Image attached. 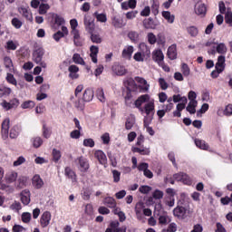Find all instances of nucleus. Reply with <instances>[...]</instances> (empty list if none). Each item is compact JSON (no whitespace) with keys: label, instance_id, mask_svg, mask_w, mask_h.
I'll list each match as a JSON object with an SVG mask.
<instances>
[{"label":"nucleus","instance_id":"a211bd4d","mask_svg":"<svg viewBox=\"0 0 232 232\" xmlns=\"http://www.w3.org/2000/svg\"><path fill=\"white\" fill-rule=\"evenodd\" d=\"M94 157L97 158L100 164H106V154H104L102 150H96L94 153Z\"/></svg>","mask_w":232,"mask_h":232},{"label":"nucleus","instance_id":"4be33fe9","mask_svg":"<svg viewBox=\"0 0 232 232\" xmlns=\"http://www.w3.org/2000/svg\"><path fill=\"white\" fill-rule=\"evenodd\" d=\"M162 16L168 21V23L173 24L175 22V15H171L169 11H163Z\"/></svg>","mask_w":232,"mask_h":232},{"label":"nucleus","instance_id":"0eeeda50","mask_svg":"<svg viewBox=\"0 0 232 232\" xmlns=\"http://www.w3.org/2000/svg\"><path fill=\"white\" fill-rule=\"evenodd\" d=\"M226 69V56L220 55L218 58V63H216V70L223 72Z\"/></svg>","mask_w":232,"mask_h":232},{"label":"nucleus","instance_id":"7c9ffc66","mask_svg":"<svg viewBox=\"0 0 232 232\" xmlns=\"http://www.w3.org/2000/svg\"><path fill=\"white\" fill-rule=\"evenodd\" d=\"M93 15L94 17H96L97 21H99L100 23H106V21H108V18H106V14H99L95 12Z\"/></svg>","mask_w":232,"mask_h":232},{"label":"nucleus","instance_id":"09e8293b","mask_svg":"<svg viewBox=\"0 0 232 232\" xmlns=\"http://www.w3.org/2000/svg\"><path fill=\"white\" fill-rule=\"evenodd\" d=\"M53 17L55 24H58V26L64 24V18L59 16V14H54Z\"/></svg>","mask_w":232,"mask_h":232},{"label":"nucleus","instance_id":"338daca9","mask_svg":"<svg viewBox=\"0 0 232 232\" xmlns=\"http://www.w3.org/2000/svg\"><path fill=\"white\" fill-rule=\"evenodd\" d=\"M43 130H44V137L45 139H49L50 138V130L46 127V124L43 125Z\"/></svg>","mask_w":232,"mask_h":232},{"label":"nucleus","instance_id":"de8ad7c7","mask_svg":"<svg viewBox=\"0 0 232 232\" xmlns=\"http://www.w3.org/2000/svg\"><path fill=\"white\" fill-rule=\"evenodd\" d=\"M12 24H13V26H14V28L19 30V28H21L23 26V22H21V20H19L18 18H13Z\"/></svg>","mask_w":232,"mask_h":232},{"label":"nucleus","instance_id":"774afa93","mask_svg":"<svg viewBox=\"0 0 232 232\" xmlns=\"http://www.w3.org/2000/svg\"><path fill=\"white\" fill-rule=\"evenodd\" d=\"M225 115H232V104H228L225 111H224Z\"/></svg>","mask_w":232,"mask_h":232},{"label":"nucleus","instance_id":"680f3d73","mask_svg":"<svg viewBox=\"0 0 232 232\" xmlns=\"http://www.w3.org/2000/svg\"><path fill=\"white\" fill-rule=\"evenodd\" d=\"M21 208H22L21 203L17 201H14V203H13L10 206V209H14L15 211H17V213H19V210L21 209Z\"/></svg>","mask_w":232,"mask_h":232},{"label":"nucleus","instance_id":"9d476101","mask_svg":"<svg viewBox=\"0 0 232 232\" xmlns=\"http://www.w3.org/2000/svg\"><path fill=\"white\" fill-rule=\"evenodd\" d=\"M112 70L114 73L119 76L126 75V73H128V70H126V67L122 65H114Z\"/></svg>","mask_w":232,"mask_h":232},{"label":"nucleus","instance_id":"1a4fd4ad","mask_svg":"<svg viewBox=\"0 0 232 232\" xmlns=\"http://www.w3.org/2000/svg\"><path fill=\"white\" fill-rule=\"evenodd\" d=\"M132 53H133V46L129 45L127 48L123 49L121 56L123 57V59H127L128 61H130Z\"/></svg>","mask_w":232,"mask_h":232},{"label":"nucleus","instance_id":"7ed1b4c3","mask_svg":"<svg viewBox=\"0 0 232 232\" xmlns=\"http://www.w3.org/2000/svg\"><path fill=\"white\" fill-rule=\"evenodd\" d=\"M77 160H78V164L80 165L81 171H82L83 173H86V171H88V169H90V164L88 163V160L82 156L78 158L76 160V162H77Z\"/></svg>","mask_w":232,"mask_h":232},{"label":"nucleus","instance_id":"ddd939ff","mask_svg":"<svg viewBox=\"0 0 232 232\" xmlns=\"http://www.w3.org/2000/svg\"><path fill=\"white\" fill-rule=\"evenodd\" d=\"M167 55L171 61L177 59V45H171L168 49Z\"/></svg>","mask_w":232,"mask_h":232},{"label":"nucleus","instance_id":"c03bdc74","mask_svg":"<svg viewBox=\"0 0 232 232\" xmlns=\"http://www.w3.org/2000/svg\"><path fill=\"white\" fill-rule=\"evenodd\" d=\"M153 198H155L156 200H160V198H163L164 197V192L156 189L153 194H152Z\"/></svg>","mask_w":232,"mask_h":232},{"label":"nucleus","instance_id":"2eb2a0df","mask_svg":"<svg viewBox=\"0 0 232 232\" xmlns=\"http://www.w3.org/2000/svg\"><path fill=\"white\" fill-rule=\"evenodd\" d=\"M17 180V172L12 171L5 175V182L7 184H12L13 182H15Z\"/></svg>","mask_w":232,"mask_h":232},{"label":"nucleus","instance_id":"39448f33","mask_svg":"<svg viewBox=\"0 0 232 232\" xmlns=\"http://www.w3.org/2000/svg\"><path fill=\"white\" fill-rule=\"evenodd\" d=\"M186 208L178 206L176 208H174L173 213L174 217H178L181 220H184L186 218Z\"/></svg>","mask_w":232,"mask_h":232},{"label":"nucleus","instance_id":"a878e982","mask_svg":"<svg viewBox=\"0 0 232 232\" xmlns=\"http://www.w3.org/2000/svg\"><path fill=\"white\" fill-rule=\"evenodd\" d=\"M126 88H130L131 91L135 90V88H137V83H135V80H133L132 78L128 79L125 82H124Z\"/></svg>","mask_w":232,"mask_h":232},{"label":"nucleus","instance_id":"3c124183","mask_svg":"<svg viewBox=\"0 0 232 232\" xmlns=\"http://www.w3.org/2000/svg\"><path fill=\"white\" fill-rule=\"evenodd\" d=\"M181 182H183V184H187V186H191L192 184L191 178H189L186 173H183Z\"/></svg>","mask_w":232,"mask_h":232},{"label":"nucleus","instance_id":"393cba45","mask_svg":"<svg viewBox=\"0 0 232 232\" xmlns=\"http://www.w3.org/2000/svg\"><path fill=\"white\" fill-rule=\"evenodd\" d=\"M72 61L73 63H75V64H82V65L86 64V63H84V59H82V57H81V54L79 53L73 54Z\"/></svg>","mask_w":232,"mask_h":232},{"label":"nucleus","instance_id":"4c0bfd02","mask_svg":"<svg viewBox=\"0 0 232 232\" xmlns=\"http://www.w3.org/2000/svg\"><path fill=\"white\" fill-rule=\"evenodd\" d=\"M6 81L9 84H14V86H17V80L14 77V74L8 72L6 76Z\"/></svg>","mask_w":232,"mask_h":232},{"label":"nucleus","instance_id":"b1692460","mask_svg":"<svg viewBox=\"0 0 232 232\" xmlns=\"http://www.w3.org/2000/svg\"><path fill=\"white\" fill-rule=\"evenodd\" d=\"M104 204L108 206V208H116L117 202L115 201V198L109 197L104 198Z\"/></svg>","mask_w":232,"mask_h":232},{"label":"nucleus","instance_id":"052dcab7","mask_svg":"<svg viewBox=\"0 0 232 232\" xmlns=\"http://www.w3.org/2000/svg\"><path fill=\"white\" fill-rule=\"evenodd\" d=\"M62 37H64V33L58 31L57 33H55L53 34V39L54 41H56L57 43H59V41H61Z\"/></svg>","mask_w":232,"mask_h":232},{"label":"nucleus","instance_id":"20e7f679","mask_svg":"<svg viewBox=\"0 0 232 232\" xmlns=\"http://www.w3.org/2000/svg\"><path fill=\"white\" fill-rule=\"evenodd\" d=\"M8 130H10V119L6 118L2 122V137H3V139H8Z\"/></svg>","mask_w":232,"mask_h":232},{"label":"nucleus","instance_id":"603ef678","mask_svg":"<svg viewBox=\"0 0 232 232\" xmlns=\"http://www.w3.org/2000/svg\"><path fill=\"white\" fill-rule=\"evenodd\" d=\"M4 64L5 68H12V66H14V63H12V59L8 56H5L4 58Z\"/></svg>","mask_w":232,"mask_h":232},{"label":"nucleus","instance_id":"412c9836","mask_svg":"<svg viewBox=\"0 0 232 232\" xmlns=\"http://www.w3.org/2000/svg\"><path fill=\"white\" fill-rule=\"evenodd\" d=\"M217 47H216V52L218 53H220L221 55H224V53H226V52H227V47L226 46V44L221 43V44H218L216 43Z\"/></svg>","mask_w":232,"mask_h":232},{"label":"nucleus","instance_id":"c756f323","mask_svg":"<svg viewBox=\"0 0 232 232\" xmlns=\"http://www.w3.org/2000/svg\"><path fill=\"white\" fill-rule=\"evenodd\" d=\"M225 22L227 24H229V26H232V12L231 9H227L226 14H225Z\"/></svg>","mask_w":232,"mask_h":232},{"label":"nucleus","instance_id":"a18cd8bd","mask_svg":"<svg viewBox=\"0 0 232 232\" xmlns=\"http://www.w3.org/2000/svg\"><path fill=\"white\" fill-rule=\"evenodd\" d=\"M139 191L140 193H143V195H148V193L151 191V187L148 185L141 186L140 187Z\"/></svg>","mask_w":232,"mask_h":232},{"label":"nucleus","instance_id":"37998d69","mask_svg":"<svg viewBox=\"0 0 232 232\" xmlns=\"http://www.w3.org/2000/svg\"><path fill=\"white\" fill-rule=\"evenodd\" d=\"M65 175L68 176L69 179H71V180H72V182H75V172H73L72 169H70V168L65 169Z\"/></svg>","mask_w":232,"mask_h":232},{"label":"nucleus","instance_id":"49530a36","mask_svg":"<svg viewBox=\"0 0 232 232\" xmlns=\"http://www.w3.org/2000/svg\"><path fill=\"white\" fill-rule=\"evenodd\" d=\"M128 37L134 43L139 40V33L132 31L128 34Z\"/></svg>","mask_w":232,"mask_h":232},{"label":"nucleus","instance_id":"c9c22d12","mask_svg":"<svg viewBox=\"0 0 232 232\" xmlns=\"http://www.w3.org/2000/svg\"><path fill=\"white\" fill-rule=\"evenodd\" d=\"M46 10H50V5L48 4H41L39 5V14L40 15H44Z\"/></svg>","mask_w":232,"mask_h":232},{"label":"nucleus","instance_id":"f03ea898","mask_svg":"<svg viewBox=\"0 0 232 232\" xmlns=\"http://www.w3.org/2000/svg\"><path fill=\"white\" fill-rule=\"evenodd\" d=\"M142 23L143 27L146 28V30H155L157 26H159V23L151 17L145 18Z\"/></svg>","mask_w":232,"mask_h":232},{"label":"nucleus","instance_id":"a19ab883","mask_svg":"<svg viewBox=\"0 0 232 232\" xmlns=\"http://www.w3.org/2000/svg\"><path fill=\"white\" fill-rule=\"evenodd\" d=\"M10 93H12L11 88L0 86V97H3V95H10Z\"/></svg>","mask_w":232,"mask_h":232},{"label":"nucleus","instance_id":"9b49d317","mask_svg":"<svg viewBox=\"0 0 232 232\" xmlns=\"http://www.w3.org/2000/svg\"><path fill=\"white\" fill-rule=\"evenodd\" d=\"M21 202H22V204H24V206H28V204H30V191L29 190L22 191Z\"/></svg>","mask_w":232,"mask_h":232},{"label":"nucleus","instance_id":"cd10ccee","mask_svg":"<svg viewBox=\"0 0 232 232\" xmlns=\"http://www.w3.org/2000/svg\"><path fill=\"white\" fill-rule=\"evenodd\" d=\"M96 96L98 97L101 102H106V97L104 96V90L102 88L96 91Z\"/></svg>","mask_w":232,"mask_h":232},{"label":"nucleus","instance_id":"6e6d98bb","mask_svg":"<svg viewBox=\"0 0 232 232\" xmlns=\"http://www.w3.org/2000/svg\"><path fill=\"white\" fill-rule=\"evenodd\" d=\"M24 186H26V178H19L17 188H19V189H23Z\"/></svg>","mask_w":232,"mask_h":232},{"label":"nucleus","instance_id":"13d9d810","mask_svg":"<svg viewBox=\"0 0 232 232\" xmlns=\"http://www.w3.org/2000/svg\"><path fill=\"white\" fill-rule=\"evenodd\" d=\"M19 13L22 14V15L25 17V19H30V13H28V9L21 7L19 9Z\"/></svg>","mask_w":232,"mask_h":232},{"label":"nucleus","instance_id":"6e6552de","mask_svg":"<svg viewBox=\"0 0 232 232\" xmlns=\"http://www.w3.org/2000/svg\"><path fill=\"white\" fill-rule=\"evenodd\" d=\"M84 24L87 32H89V34H93V31L95 30V23H93V20H90L88 17H85Z\"/></svg>","mask_w":232,"mask_h":232},{"label":"nucleus","instance_id":"473e14b6","mask_svg":"<svg viewBox=\"0 0 232 232\" xmlns=\"http://www.w3.org/2000/svg\"><path fill=\"white\" fill-rule=\"evenodd\" d=\"M52 154H53V162H59V160H61V150H57V149H53Z\"/></svg>","mask_w":232,"mask_h":232},{"label":"nucleus","instance_id":"ea45409f","mask_svg":"<svg viewBox=\"0 0 232 232\" xmlns=\"http://www.w3.org/2000/svg\"><path fill=\"white\" fill-rule=\"evenodd\" d=\"M30 220H32V214L29 212H24L22 214V222H24V224L30 223Z\"/></svg>","mask_w":232,"mask_h":232},{"label":"nucleus","instance_id":"f8f14e48","mask_svg":"<svg viewBox=\"0 0 232 232\" xmlns=\"http://www.w3.org/2000/svg\"><path fill=\"white\" fill-rule=\"evenodd\" d=\"M207 12H208V8L204 4L198 5L195 9V13L197 14V15H201V17H204Z\"/></svg>","mask_w":232,"mask_h":232},{"label":"nucleus","instance_id":"4d7b16f0","mask_svg":"<svg viewBox=\"0 0 232 232\" xmlns=\"http://www.w3.org/2000/svg\"><path fill=\"white\" fill-rule=\"evenodd\" d=\"M151 14V9L150 6H145V8L140 12L142 17H148Z\"/></svg>","mask_w":232,"mask_h":232},{"label":"nucleus","instance_id":"5701e85b","mask_svg":"<svg viewBox=\"0 0 232 232\" xmlns=\"http://www.w3.org/2000/svg\"><path fill=\"white\" fill-rule=\"evenodd\" d=\"M33 184L34 186H35L37 189H41V188H43V184L44 183L43 182V179L39 176H34L33 178Z\"/></svg>","mask_w":232,"mask_h":232},{"label":"nucleus","instance_id":"5fc2aeb1","mask_svg":"<svg viewBox=\"0 0 232 232\" xmlns=\"http://www.w3.org/2000/svg\"><path fill=\"white\" fill-rule=\"evenodd\" d=\"M113 182H120L121 180V172L119 170H112Z\"/></svg>","mask_w":232,"mask_h":232},{"label":"nucleus","instance_id":"423d86ee","mask_svg":"<svg viewBox=\"0 0 232 232\" xmlns=\"http://www.w3.org/2000/svg\"><path fill=\"white\" fill-rule=\"evenodd\" d=\"M50 220H52V214L49 211L44 212L40 219L41 226L46 227L50 224Z\"/></svg>","mask_w":232,"mask_h":232},{"label":"nucleus","instance_id":"72a5a7b5","mask_svg":"<svg viewBox=\"0 0 232 232\" xmlns=\"http://www.w3.org/2000/svg\"><path fill=\"white\" fill-rule=\"evenodd\" d=\"M155 110V104L152 102H150L149 103L145 104V113L147 115H150L151 111Z\"/></svg>","mask_w":232,"mask_h":232},{"label":"nucleus","instance_id":"6ab92c4d","mask_svg":"<svg viewBox=\"0 0 232 232\" xmlns=\"http://www.w3.org/2000/svg\"><path fill=\"white\" fill-rule=\"evenodd\" d=\"M148 99H150V96L148 94H144L139 97L134 102L136 108H140V106H142V104H144V102H146Z\"/></svg>","mask_w":232,"mask_h":232},{"label":"nucleus","instance_id":"dca6fc26","mask_svg":"<svg viewBox=\"0 0 232 232\" xmlns=\"http://www.w3.org/2000/svg\"><path fill=\"white\" fill-rule=\"evenodd\" d=\"M90 56L92 58V63H97V53H99V47L95 46V45H92L90 47Z\"/></svg>","mask_w":232,"mask_h":232},{"label":"nucleus","instance_id":"f3484780","mask_svg":"<svg viewBox=\"0 0 232 232\" xmlns=\"http://www.w3.org/2000/svg\"><path fill=\"white\" fill-rule=\"evenodd\" d=\"M198 104V102H189L188 106L186 107L187 111L191 115L197 113V105Z\"/></svg>","mask_w":232,"mask_h":232},{"label":"nucleus","instance_id":"58836bf2","mask_svg":"<svg viewBox=\"0 0 232 232\" xmlns=\"http://www.w3.org/2000/svg\"><path fill=\"white\" fill-rule=\"evenodd\" d=\"M191 37H197L198 35V29L196 26H190L187 29Z\"/></svg>","mask_w":232,"mask_h":232},{"label":"nucleus","instance_id":"8fccbe9b","mask_svg":"<svg viewBox=\"0 0 232 232\" xmlns=\"http://www.w3.org/2000/svg\"><path fill=\"white\" fill-rule=\"evenodd\" d=\"M135 80L137 81V82H140V84H143L146 91L150 89V85H148V82L144 78L136 77Z\"/></svg>","mask_w":232,"mask_h":232},{"label":"nucleus","instance_id":"4468645a","mask_svg":"<svg viewBox=\"0 0 232 232\" xmlns=\"http://www.w3.org/2000/svg\"><path fill=\"white\" fill-rule=\"evenodd\" d=\"M93 100V91L92 89H86L83 92L82 101L84 102H90V101Z\"/></svg>","mask_w":232,"mask_h":232},{"label":"nucleus","instance_id":"69168bd1","mask_svg":"<svg viewBox=\"0 0 232 232\" xmlns=\"http://www.w3.org/2000/svg\"><path fill=\"white\" fill-rule=\"evenodd\" d=\"M181 68L183 75L188 77L189 75V67L186 63H183Z\"/></svg>","mask_w":232,"mask_h":232},{"label":"nucleus","instance_id":"aec40b11","mask_svg":"<svg viewBox=\"0 0 232 232\" xmlns=\"http://www.w3.org/2000/svg\"><path fill=\"white\" fill-rule=\"evenodd\" d=\"M153 60L156 61V63H162V61H164V53H162L161 50L154 52Z\"/></svg>","mask_w":232,"mask_h":232},{"label":"nucleus","instance_id":"0e129e2a","mask_svg":"<svg viewBox=\"0 0 232 232\" xmlns=\"http://www.w3.org/2000/svg\"><path fill=\"white\" fill-rule=\"evenodd\" d=\"M43 144V139H41V138H35L34 140V143H33V146L34 147V148H40V146Z\"/></svg>","mask_w":232,"mask_h":232},{"label":"nucleus","instance_id":"f704fd0d","mask_svg":"<svg viewBox=\"0 0 232 232\" xmlns=\"http://www.w3.org/2000/svg\"><path fill=\"white\" fill-rule=\"evenodd\" d=\"M91 41L96 44H101V43H102V38H101V35L92 33L91 34Z\"/></svg>","mask_w":232,"mask_h":232},{"label":"nucleus","instance_id":"f257e3e1","mask_svg":"<svg viewBox=\"0 0 232 232\" xmlns=\"http://www.w3.org/2000/svg\"><path fill=\"white\" fill-rule=\"evenodd\" d=\"M44 55V50L42 48L36 49L33 53V61L39 64L42 68H46V63L43 62V56Z\"/></svg>","mask_w":232,"mask_h":232},{"label":"nucleus","instance_id":"e433bc0d","mask_svg":"<svg viewBox=\"0 0 232 232\" xmlns=\"http://www.w3.org/2000/svg\"><path fill=\"white\" fill-rule=\"evenodd\" d=\"M135 124V118H128L125 123L126 130H131L133 128V125Z\"/></svg>","mask_w":232,"mask_h":232},{"label":"nucleus","instance_id":"bf43d9fd","mask_svg":"<svg viewBox=\"0 0 232 232\" xmlns=\"http://www.w3.org/2000/svg\"><path fill=\"white\" fill-rule=\"evenodd\" d=\"M148 39L150 44H155L157 43V37L155 36V34H153V33H150L148 34Z\"/></svg>","mask_w":232,"mask_h":232},{"label":"nucleus","instance_id":"bb28decb","mask_svg":"<svg viewBox=\"0 0 232 232\" xmlns=\"http://www.w3.org/2000/svg\"><path fill=\"white\" fill-rule=\"evenodd\" d=\"M195 144L200 150H208L209 148V146L206 144V141L202 140H195Z\"/></svg>","mask_w":232,"mask_h":232},{"label":"nucleus","instance_id":"79ce46f5","mask_svg":"<svg viewBox=\"0 0 232 232\" xmlns=\"http://www.w3.org/2000/svg\"><path fill=\"white\" fill-rule=\"evenodd\" d=\"M112 24L115 28H122L124 24H122V20L114 17L112 20Z\"/></svg>","mask_w":232,"mask_h":232},{"label":"nucleus","instance_id":"864d4df0","mask_svg":"<svg viewBox=\"0 0 232 232\" xmlns=\"http://www.w3.org/2000/svg\"><path fill=\"white\" fill-rule=\"evenodd\" d=\"M83 146L93 148V146H95V141L92 139H85L83 140Z\"/></svg>","mask_w":232,"mask_h":232},{"label":"nucleus","instance_id":"c85d7f7f","mask_svg":"<svg viewBox=\"0 0 232 232\" xmlns=\"http://www.w3.org/2000/svg\"><path fill=\"white\" fill-rule=\"evenodd\" d=\"M34 106L35 102L32 101H26L24 103H22L21 108H23V110H32V108H34Z\"/></svg>","mask_w":232,"mask_h":232},{"label":"nucleus","instance_id":"e2e57ef3","mask_svg":"<svg viewBox=\"0 0 232 232\" xmlns=\"http://www.w3.org/2000/svg\"><path fill=\"white\" fill-rule=\"evenodd\" d=\"M159 82L161 90H168V82H166V80H164V78H160Z\"/></svg>","mask_w":232,"mask_h":232},{"label":"nucleus","instance_id":"2f4dec72","mask_svg":"<svg viewBox=\"0 0 232 232\" xmlns=\"http://www.w3.org/2000/svg\"><path fill=\"white\" fill-rule=\"evenodd\" d=\"M131 89L130 87H127V92H126V95H125V104L126 106H131V102H128L130 101V99H131Z\"/></svg>","mask_w":232,"mask_h":232}]
</instances>
